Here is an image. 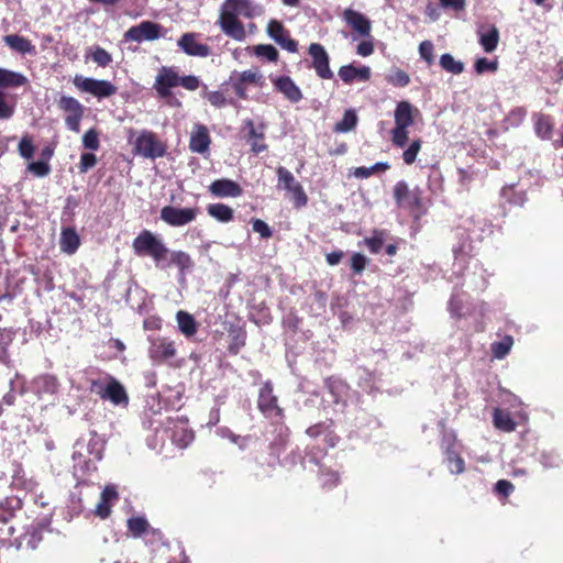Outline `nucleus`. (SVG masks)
<instances>
[{"label": "nucleus", "instance_id": "obj_1", "mask_svg": "<svg viewBox=\"0 0 563 563\" xmlns=\"http://www.w3.org/2000/svg\"><path fill=\"white\" fill-rule=\"evenodd\" d=\"M418 109L409 101H399L394 111L395 126L390 131V141L395 147L404 148L409 140V128L415 123Z\"/></svg>", "mask_w": 563, "mask_h": 563}, {"label": "nucleus", "instance_id": "obj_2", "mask_svg": "<svg viewBox=\"0 0 563 563\" xmlns=\"http://www.w3.org/2000/svg\"><path fill=\"white\" fill-rule=\"evenodd\" d=\"M393 196L396 205L399 208L407 209L416 219H420L426 214L423 191L420 187L410 189L405 180H399L394 186Z\"/></svg>", "mask_w": 563, "mask_h": 563}, {"label": "nucleus", "instance_id": "obj_3", "mask_svg": "<svg viewBox=\"0 0 563 563\" xmlns=\"http://www.w3.org/2000/svg\"><path fill=\"white\" fill-rule=\"evenodd\" d=\"M134 253L137 256H150L157 266L166 262L169 250L164 242L148 230H143L132 243Z\"/></svg>", "mask_w": 563, "mask_h": 563}, {"label": "nucleus", "instance_id": "obj_4", "mask_svg": "<svg viewBox=\"0 0 563 563\" xmlns=\"http://www.w3.org/2000/svg\"><path fill=\"white\" fill-rule=\"evenodd\" d=\"M134 151L140 156L157 158L164 156L166 146L155 133L142 131L134 141Z\"/></svg>", "mask_w": 563, "mask_h": 563}, {"label": "nucleus", "instance_id": "obj_5", "mask_svg": "<svg viewBox=\"0 0 563 563\" xmlns=\"http://www.w3.org/2000/svg\"><path fill=\"white\" fill-rule=\"evenodd\" d=\"M73 82L79 90L88 92L97 98H107L117 92V87L107 80L76 75Z\"/></svg>", "mask_w": 563, "mask_h": 563}, {"label": "nucleus", "instance_id": "obj_6", "mask_svg": "<svg viewBox=\"0 0 563 563\" xmlns=\"http://www.w3.org/2000/svg\"><path fill=\"white\" fill-rule=\"evenodd\" d=\"M197 208H176L166 206L161 210V219L172 227H181L192 222L198 216Z\"/></svg>", "mask_w": 563, "mask_h": 563}, {"label": "nucleus", "instance_id": "obj_7", "mask_svg": "<svg viewBox=\"0 0 563 563\" xmlns=\"http://www.w3.org/2000/svg\"><path fill=\"white\" fill-rule=\"evenodd\" d=\"M92 386L96 393L102 399H109L113 405H128L129 397L124 387L114 378H110L106 386L93 382Z\"/></svg>", "mask_w": 563, "mask_h": 563}, {"label": "nucleus", "instance_id": "obj_8", "mask_svg": "<svg viewBox=\"0 0 563 563\" xmlns=\"http://www.w3.org/2000/svg\"><path fill=\"white\" fill-rule=\"evenodd\" d=\"M278 185L286 189L296 207H303L307 203V196L299 183L295 180L292 174L284 167L277 169Z\"/></svg>", "mask_w": 563, "mask_h": 563}, {"label": "nucleus", "instance_id": "obj_9", "mask_svg": "<svg viewBox=\"0 0 563 563\" xmlns=\"http://www.w3.org/2000/svg\"><path fill=\"white\" fill-rule=\"evenodd\" d=\"M162 26L151 21H143L139 25L130 27L125 38L134 42L153 41L162 36Z\"/></svg>", "mask_w": 563, "mask_h": 563}, {"label": "nucleus", "instance_id": "obj_10", "mask_svg": "<svg viewBox=\"0 0 563 563\" xmlns=\"http://www.w3.org/2000/svg\"><path fill=\"white\" fill-rule=\"evenodd\" d=\"M180 77L172 67H162L155 78L154 88L161 98H168L170 89L179 86Z\"/></svg>", "mask_w": 563, "mask_h": 563}, {"label": "nucleus", "instance_id": "obj_11", "mask_svg": "<svg viewBox=\"0 0 563 563\" xmlns=\"http://www.w3.org/2000/svg\"><path fill=\"white\" fill-rule=\"evenodd\" d=\"M264 76L258 68H251L238 74L234 81V90L240 98H246V89L250 86L263 87Z\"/></svg>", "mask_w": 563, "mask_h": 563}, {"label": "nucleus", "instance_id": "obj_12", "mask_svg": "<svg viewBox=\"0 0 563 563\" xmlns=\"http://www.w3.org/2000/svg\"><path fill=\"white\" fill-rule=\"evenodd\" d=\"M221 10L229 11L235 16L243 15L245 18H254L263 13V8L251 0H225Z\"/></svg>", "mask_w": 563, "mask_h": 563}, {"label": "nucleus", "instance_id": "obj_13", "mask_svg": "<svg viewBox=\"0 0 563 563\" xmlns=\"http://www.w3.org/2000/svg\"><path fill=\"white\" fill-rule=\"evenodd\" d=\"M219 23L221 30L230 37L236 41H244L246 37V31L242 22L238 16L229 13V11H222L220 13Z\"/></svg>", "mask_w": 563, "mask_h": 563}, {"label": "nucleus", "instance_id": "obj_14", "mask_svg": "<svg viewBox=\"0 0 563 563\" xmlns=\"http://www.w3.org/2000/svg\"><path fill=\"white\" fill-rule=\"evenodd\" d=\"M443 453L448 462V467L452 474H461L465 471L463 457L456 450L455 439H444L442 443Z\"/></svg>", "mask_w": 563, "mask_h": 563}, {"label": "nucleus", "instance_id": "obj_15", "mask_svg": "<svg viewBox=\"0 0 563 563\" xmlns=\"http://www.w3.org/2000/svg\"><path fill=\"white\" fill-rule=\"evenodd\" d=\"M267 34L288 52L294 53L297 51V43L289 37L288 32L279 21L271 20L268 22Z\"/></svg>", "mask_w": 563, "mask_h": 563}, {"label": "nucleus", "instance_id": "obj_16", "mask_svg": "<svg viewBox=\"0 0 563 563\" xmlns=\"http://www.w3.org/2000/svg\"><path fill=\"white\" fill-rule=\"evenodd\" d=\"M309 54L312 57L313 68L321 78H330L332 71L329 67V57L324 48L320 44H311Z\"/></svg>", "mask_w": 563, "mask_h": 563}, {"label": "nucleus", "instance_id": "obj_17", "mask_svg": "<svg viewBox=\"0 0 563 563\" xmlns=\"http://www.w3.org/2000/svg\"><path fill=\"white\" fill-rule=\"evenodd\" d=\"M210 143L211 139L208 129L202 124H195L189 141L190 151L203 154L209 151Z\"/></svg>", "mask_w": 563, "mask_h": 563}, {"label": "nucleus", "instance_id": "obj_18", "mask_svg": "<svg viewBox=\"0 0 563 563\" xmlns=\"http://www.w3.org/2000/svg\"><path fill=\"white\" fill-rule=\"evenodd\" d=\"M478 43L486 53H493L499 43V31L496 25H481L477 29Z\"/></svg>", "mask_w": 563, "mask_h": 563}, {"label": "nucleus", "instance_id": "obj_19", "mask_svg": "<svg viewBox=\"0 0 563 563\" xmlns=\"http://www.w3.org/2000/svg\"><path fill=\"white\" fill-rule=\"evenodd\" d=\"M148 354L153 361L162 362L174 357L176 349L173 341L162 338L152 342Z\"/></svg>", "mask_w": 563, "mask_h": 563}, {"label": "nucleus", "instance_id": "obj_20", "mask_svg": "<svg viewBox=\"0 0 563 563\" xmlns=\"http://www.w3.org/2000/svg\"><path fill=\"white\" fill-rule=\"evenodd\" d=\"M209 191L220 198L239 197L242 195L240 185L231 179H218L209 186Z\"/></svg>", "mask_w": 563, "mask_h": 563}, {"label": "nucleus", "instance_id": "obj_21", "mask_svg": "<svg viewBox=\"0 0 563 563\" xmlns=\"http://www.w3.org/2000/svg\"><path fill=\"white\" fill-rule=\"evenodd\" d=\"M118 499V492L114 486L107 485L100 496V500L96 506L95 515L101 519H106L111 514L112 504Z\"/></svg>", "mask_w": 563, "mask_h": 563}, {"label": "nucleus", "instance_id": "obj_22", "mask_svg": "<svg viewBox=\"0 0 563 563\" xmlns=\"http://www.w3.org/2000/svg\"><path fill=\"white\" fill-rule=\"evenodd\" d=\"M178 45L188 55L205 57L209 54V47L205 44L199 43L197 41V35L192 33L184 34L179 38Z\"/></svg>", "mask_w": 563, "mask_h": 563}, {"label": "nucleus", "instance_id": "obj_23", "mask_svg": "<svg viewBox=\"0 0 563 563\" xmlns=\"http://www.w3.org/2000/svg\"><path fill=\"white\" fill-rule=\"evenodd\" d=\"M534 132L542 140H551L554 131V120L551 115L541 112L534 113L533 117Z\"/></svg>", "mask_w": 563, "mask_h": 563}, {"label": "nucleus", "instance_id": "obj_24", "mask_svg": "<svg viewBox=\"0 0 563 563\" xmlns=\"http://www.w3.org/2000/svg\"><path fill=\"white\" fill-rule=\"evenodd\" d=\"M275 88L282 92L289 101L298 102L301 98L300 89L289 77H276L272 78Z\"/></svg>", "mask_w": 563, "mask_h": 563}, {"label": "nucleus", "instance_id": "obj_25", "mask_svg": "<svg viewBox=\"0 0 563 563\" xmlns=\"http://www.w3.org/2000/svg\"><path fill=\"white\" fill-rule=\"evenodd\" d=\"M80 245V238L73 228L62 230L59 247L63 253L74 254Z\"/></svg>", "mask_w": 563, "mask_h": 563}, {"label": "nucleus", "instance_id": "obj_26", "mask_svg": "<svg viewBox=\"0 0 563 563\" xmlns=\"http://www.w3.org/2000/svg\"><path fill=\"white\" fill-rule=\"evenodd\" d=\"M494 427L503 432H512L517 428V422L512 419L510 412L495 408L493 412Z\"/></svg>", "mask_w": 563, "mask_h": 563}, {"label": "nucleus", "instance_id": "obj_27", "mask_svg": "<svg viewBox=\"0 0 563 563\" xmlns=\"http://www.w3.org/2000/svg\"><path fill=\"white\" fill-rule=\"evenodd\" d=\"M176 321H177L179 331L185 336L190 338L197 333L198 322L195 320L194 316H191L187 311L179 310L176 313Z\"/></svg>", "mask_w": 563, "mask_h": 563}, {"label": "nucleus", "instance_id": "obj_28", "mask_svg": "<svg viewBox=\"0 0 563 563\" xmlns=\"http://www.w3.org/2000/svg\"><path fill=\"white\" fill-rule=\"evenodd\" d=\"M3 41L10 48L18 53L26 54L34 52V45H32V43L23 36L11 34L4 36Z\"/></svg>", "mask_w": 563, "mask_h": 563}, {"label": "nucleus", "instance_id": "obj_29", "mask_svg": "<svg viewBox=\"0 0 563 563\" xmlns=\"http://www.w3.org/2000/svg\"><path fill=\"white\" fill-rule=\"evenodd\" d=\"M167 263H162V267L175 265L180 272H184L192 266V260L186 252L175 251L169 252Z\"/></svg>", "mask_w": 563, "mask_h": 563}, {"label": "nucleus", "instance_id": "obj_30", "mask_svg": "<svg viewBox=\"0 0 563 563\" xmlns=\"http://www.w3.org/2000/svg\"><path fill=\"white\" fill-rule=\"evenodd\" d=\"M27 82L26 77L19 73H14L8 69L0 68V87H19Z\"/></svg>", "mask_w": 563, "mask_h": 563}, {"label": "nucleus", "instance_id": "obj_31", "mask_svg": "<svg viewBox=\"0 0 563 563\" xmlns=\"http://www.w3.org/2000/svg\"><path fill=\"white\" fill-rule=\"evenodd\" d=\"M439 64L445 71L453 75H460L465 69L464 63L456 60L450 53L442 54Z\"/></svg>", "mask_w": 563, "mask_h": 563}, {"label": "nucleus", "instance_id": "obj_32", "mask_svg": "<svg viewBox=\"0 0 563 563\" xmlns=\"http://www.w3.org/2000/svg\"><path fill=\"white\" fill-rule=\"evenodd\" d=\"M372 22L364 14L354 11V40H356L355 34L361 37L373 36L371 34Z\"/></svg>", "mask_w": 563, "mask_h": 563}, {"label": "nucleus", "instance_id": "obj_33", "mask_svg": "<svg viewBox=\"0 0 563 563\" xmlns=\"http://www.w3.org/2000/svg\"><path fill=\"white\" fill-rule=\"evenodd\" d=\"M514 339L511 335H505L500 341L493 342L490 350L496 358H504L511 350Z\"/></svg>", "mask_w": 563, "mask_h": 563}, {"label": "nucleus", "instance_id": "obj_34", "mask_svg": "<svg viewBox=\"0 0 563 563\" xmlns=\"http://www.w3.org/2000/svg\"><path fill=\"white\" fill-rule=\"evenodd\" d=\"M208 213L221 222H229L233 219V210L223 203L210 205Z\"/></svg>", "mask_w": 563, "mask_h": 563}, {"label": "nucleus", "instance_id": "obj_35", "mask_svg": "<svg viewBox=\"0 0 563 563\" xmlns=\"http://www.w3.org/2000/svg\"><path fill=\"white\" fill-rule=\"evenodd\" d=\"M499 64L497 58L489 60L486 57H479L474 63V70L477 75L484 73H495L498 70Z\"/></svg>", "mask_w": 563, "mask_h": 563}, {"label": "nucleus", "instance_id": "obj_36", "mask_svg": "<svg viewBox=\"0 0 563 563\" xmlns=\"http://www.w3.org/2000/svg\"><path fill=\"white\" fill-rule=\"evenodd\" d=\"M385 242V232L384 231H374V234L371 238H366L364 240V244L368 249V251L373 254H378Z\"/></svg>", "mask_w": 563, "mask_h": 563}, {"label": "nucleus", "instance_id": "obj_37", "mask_svg": "<svg viewBox=\"0 0 563 563\" xmlns=\"http://www.w3.org/2000/svg\"><path fill=\"white\" fill-rule=\"evenodd\" d=\"M501 196L512 205L522 206L527 199L523 191H516L515 186H506L501 189Z\"/></svg>", "mask_w": 563, "mask_h": 563}, {"label": "nucleus", "instance_id": "obj_38", "mask_svg": "<svg viewBox=\"0 0 563 563\" xmlns=\"http://www.w3.org/2000/svg\"><path fill=\"white\" fill-rule=\"evenodd\" d=\"M421 147L422 140L420 137L415 139L402 153L404 162L407 165H412L416 162L417 155L420 152Z\"/></svg>", "mask_w": 563, "mask_h": 563}, {"label": "nucleus", "instance_id": "obj_39", "mask_svg": "<svg viewBox=\"0 0 563 563\" xmlns=\"http://www.w3.org/2000/svg\"><path fill=\"white\" fill-rule=\"evenodd\" d=\"M253 53L257 57H264L269 62H276L278 58L277 49L269 44H258L253 47Z\"/></svg>", "mask_w": 563, "mask_h": 563}, {"label": "nucleus", "instance_id": "obj_40", "mask_svg": "<svg viewBox=\"0 0 563 563\" xmlns=\"http://www.w3.org/2000/svg\"><path fill=\"white\" fill-rule=\"evenodd\" d=\"M389 167L388 163H376L371 167H357L354 169V177L367 178L374 173L386 172Z\"/></svg>", "mask_w": 563, "mask_h": 563}, {"label": "nucleus", "instance_id": "obj_41", "mask_svg": "<svg viewBox=\"0 0 563 563\" xmlns=\"http://www.w3.org/2000/svg\"><path fill=\"white\" fill-rule=\"evenodd\" d=\"M58 106L62 110L66 111L68 114H75L79 112H84L82 106L73 97H62Z\"/></svg>", "mask_w": 563, "mask_h": 563}, {"label": "nucleus", "instance_id": "obj_42", "mask_svg": "<svg viewBox=\"0 0 563 563\" xmlns=\"http://www.w3.org/2000/svg\"><path fill=\"white\" fill-rule=\"evenodd\" d=\"M15 110V102L9 100L4 92L0 91V119H10Z\"/></svg>", "mask_w": 563, "mask_h": 563}, {"label": "nucleus", "instance_id": "obj_43", "mask_svg": "<svg viewBox=\"0 0 563 563\" xmlns=\"http://www.w3.org/2000/svg\"><path fill=\"white\" fill-rule=\"evenodd\" d=\"M90 56L92 60L101 67H106L112 62V56L100 46L91 48Z\"/></svg>", "mask_w": 563, "mask_h": 563}, {"label": "nucleus", "instance_id": "obj_44", "mask_svg": "<svg viewBox=\"0 0 563 563\" xmlns=\"http://www.w3.org/2000/svg\"><path fill=\"white\" fill-rule=\"evenodd\" d=\"M250 125H251V131H250L251 148L254 153L258 154L266 150V145L262 142L264 136L262 133H260V134L256 133L252 123H250Z\"/></svg>", "mask_w": 563, "mask_h": 563}, {"label": "nucleus", "instance_id": "obj_45", "mask_svg": "<svg viewBox=\"0 0 563 563\" xmlns=\"http://www.w3.org/2000/svg\"><path fill=\"white\" fill-rule=\"evenodd\" d=\"M128 526L130 531L135 536L142 534L147 529V521L142 517H134L129 519Z\"/></svg>", "mask_w": 563, "mask_h": 563}, {"label": "nucleus", "instance_id": "obj_46", "mask_svg": "<svg viewBox=\"0 0 563 563\" xmlns=\"http://www.w3.org/2000/svg\"><path fill=\"white\" fill-rule=\"evenodd\" d=\"M365 40L360 42L356 46V53L357 55L362 57H367L374 53V37L373 36H365Z\"/></svg>", "mask_w": 563, "mask_h": 563}, {"label": "nucleus", "instance_id": "obj_47", "mask_svg": "<svg viewBox=\"0 0 563 563\" xmlns=\"http://www.w3.org/2000/svg\"><path fill=\"white\" fill-rule=\"evenodd\" d=\"M271 393L272 390L267 387L262 389L258 401L262 410H268L276 407V398L273 397Z\"/></svg>", "mask_w": 563, "mask_h": 563}, {"label": "nucleus", "instance_id": "obj_48", "mask_svg": "<svg viewBox=\"0 0 563 563\" xmlns=\"http://www.w3.org/2000/svg\"><path fill=\"white\" fill-rule=\"evenodd\" d=\"M419 54L422 59L430 66L434 62L433 44L430 41H423L419 45Z\"/></svg>", "mask_w": 563, "mask_h": 563}, {"label": "nucleus", "instance_id": "obj_49", "mask_svg": "<svg viewBox=\"0 0 563 563\" xmlns=\"http://www.w3.org/2000/svg\"><path fill=\"white\" fill-rule=\"evenodd\" d=\"M34 146L30 136L25 135L19 143V153L24 158H31L34 154Z\"/></svg>", "mask_w": 563, "mask_h": 563}, {"label": "nucleus", "instance_id": "obj_50", "mask_svg": "<svg viewBox=\"0 0 563 563\" xmlns=\"http://www.w3.org/2000/svg\"><path fill=\"white\" fill-rule=\"evenodd\" d=\"M82 143L86 148L98 150L99 148L98 133L93 129L87 131L84 134Z\"/></svg>", "mask_w": 563, "mask_h": 563}, {"label": "nucleus", "instance_id": "obj_51", "mask_svg": "<svg viewBox=\"0 0 563 563\" xmlns=\"http://www.w3.org/2000/svg\"><path fill=\"white\" fill-rule=\"evenodd\" d=\"M253 231L258 233L263 239H269L272 236V230L266 222L261 219L252 220Z\"/></svg>", "mask_w": 563, "mask_h": 563}, {"label": "nucleus", "instance_id": "obj_52", "mask_svg": "<svg viewBox=\"0 0 563 563\" xmlns=\"http://www.w3.org/2000/svg\"><path fill=\"white\" fill-rule=\"evenodd\" d=\"M515 490V486L507 479H499L495 484V493L503 497H508Z\"/></svg>", "mask_w": 563, "mask_h": 563}, {"label": "nucleus", "instance_id": "obj_53", "mask_svg": "<svg viewBox=\"0 0 563 563\" xmlns=\"http://www.w3.org/2000/svg\"><path fill=\"white\" fill-rule=\"evenodd\" d=\"M27 169L37 177L46 176L49 173V166L45 162L30 163Z\"/></svg>", "mask_w": 563, "mask_h": 563}, {"label": "nucleus", "instance_id": "obj_54", "mask_svg": "<svg viewBox=\"0 0 563 563\" xmlns=\"http://www.w3.org/2000/svg\"><path fill=\"white\" fill-rule=\"evenodd\" d=\"M205 97L216 108H221L227 103L224 95L219 91L207 92Z\"/></svg>", "mask_w": 563, "mask_h": 563}, {"label": "nucleus", "instance_id": "obj_55", "mask_svg": "<svg viewBox=\"0 0 563 563\" xmlns=\"http://www.w3.org/2000/svg\"><path fill=\"white\" fill-rule=\"evenodd\" d=\"M352 129V111L346 110L344 113V118L336 123L334 130L336 132H347Z\"/></svg>", "mask_w": 563, "mask_h": 563}, {"label": "nucleus", "instance_id": "obj_56", "mask_svg": "<svg viewBox=\"0 0 563 563\" xmlns=\"http://www.w3.org/2000/svg\"><path fill=\"white\" fill-rule=\"evenodd\" d=\"M97 163L95 154L85 153L80 157V172L86 173L89 168L93 167Z\"/></svg>", "mask_w": 563, "mask_h": 563}, {"label": "nucleus", "instance_id": "obj_57", "mask_svg": "<svg viewBox=\"0 0 563 563\" xmlns=\"http://www.w3.org/2000/svg\"><path fill=\"white\" fill-rule=\"evenodd\" d=\"M200 81L196 76L180 77L179 86L184 87L187 90L194 91L198 89Z\"/></svg>", "mask_w": 563, "mask_h": 563}, {"label": "nucleus", "instance_id": "obj_58", "mask_svg": "<svg viewBox=\"0 0 563 563\" xmlns=\"http://www.w3.org/2000/svg\"><path fill=\"white\" fill-rule=\"evenodd\" d=\"M371 78V68L367 66H354V80L367 81Z\"/></svg>", "mask_w": 563, "mask_h": 563}, {"label": "nucleus", "instance_id": "obj_59", "mask_svg": "<svg viewBox=\"0 0 563 563\" xmlns=\"http://www.w3.org/2000/svg\"><path fill=\"white\" fill-rule=\"evenodd\" d=\"M439 2L443 8H450L455 11H462L466 5L465 0H439Z\"/></svg>", "mask_w": 563, "mask_h": 563}, {"label": "nucleus", "instance_id": "obj_60", "mask_svg": "<svg viewBox=\"0 0 563 563\" xmlns=\"http://www.w3.org/2000/svg\"><path fill=\"white\" fill-rule=\"evenodd\" d=\"M82 113L84 112H79V113H75V114H68L66 117V124L70 130H73L75 132L79 131V123L82 118Z\"/></svg>", "mask_w": 563, "mask_h": 563}, {"label": "nucleus", "instance_id": "obj_61", "mask_svg": "<svg viewBox=\"0 0 563 563\" xmlns=\"http://www.w3.org/2000/svg\"><path fill=\"white\" fill-rule=\"evenodd\" d=\"M367 263L368 260L363 254L354 253V273L362 272Z\"/></svg>", "mask_w": 563, "mask_h": 563}, {"label": "nucleus", "instance_id": "obj_62", "mask_svg": "<svg viewBox=\"0 0 563 563\" xmlns=\"http://www.w3.org/2000/svg\"><path fill=\"white\" fill-rule=\"evenodd\" d=\"M394 82L397 86L405 87L410 82V78H409L408 74L405 73L404 70H398L395 75Z\"/></svg>", "mask_w": 563, "mask_h": 563}, {"label": "nucleus", "instance_id": "obj_63", "mask_svg": "<svg viewBox=\"0 0 563 563\" xmlns=\"http://www.w3.org/2000/svg\"><path fill=\"white\" fill-rule=\"evenodd\" d=\"M339 76L345 81L349 82L352 80V66L342 67L339 71Z\"/></svg>", "mask_w": 563, "mask_h": 563}, {"label": "nucleus", "instance_id": "obj_64", "mask_svg": "<svg viewBox=\"0 0 563 563\" xmlns=\"http://www.w3.org/2000/svg\"><path fill=\"white\" fill-rule=\"evenodd\" d=\"M341 253L333 252L327 255V261L330 265H336L341 261Z\"/></svg>", "mask_w": 563, "mask_h": 563}]
</instances>
